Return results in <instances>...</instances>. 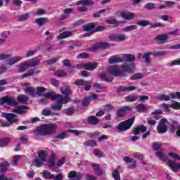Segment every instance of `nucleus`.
Returning a JSON list of instances; mask_svg holds the SVG:
<instances>
[{
	"label": "nucleus",
	"instance_id": "34",
	"mask_svg": "<svg viewBox=\"0 0 180 180\" xmlns=\"http://www.w3.org/2000/svg\"><path fill=\"white\" fill-rule=\"evenodd\" d=\"M11 167V164L8 162H3L0 164L1 172L3 174L8 171V167Z\"/></svg>",
	"mask_w": 180,
	"mask_h": 180
},
{
	"label": "nucleus",
	"instance_id": "4",
	"mask_svg": "<svg viewBox=\"0 0 180 180\" xmlns=\"http://www.w3.org/2000/svg\"><path fill=\"white\" fill-rule=\"evenodd\" d=\"M5 119L7 120L8 122H3L2 125L4 127H8L13 123H18L19 122V119H18V115L12 113H5L4 114Z\"/></svg>",
	"mask_w": 180,
	"mask_h": 180
},
{
	"label": "nucleus",
	"instance_id": "23",
	"mask_svg": "<svg viewBox=\"0 0 180 180\" xmlns=\"http://www.w3.org/2000/svg\"><path fill=\"white\" fill-rule=\"evenodd\" d=\"M49 19L47 18H39L35 19V23L39 27L44 26V25L49 23Z\"/></svg>",
	"mask_w": 180,
	"mask_h": 180
},
{
	"label": "nucleus",
	"instance_id": "43",
	"mask_svg": "<svg viewBox=\"0 0 180 180\" xmlns=\"http://www.w3.org/2000/svg\"><path fill=\"white\" fill-rule=\"evenodd\" d=\"M88 84H91L90 81H84L82 79H77L75 81V85L77 86H84V85H88Z\"/></svg>",
	"mask_w": 180,
	"mask_h": 180
},
{
	"label": "nucleus",
	"instance_id": "36",
	"mask_svg": "<svg viewBox=\"0 0 180 180\" xmlns=\"http://www.w3.org/2000/svg\"><path fill=\"white\" fill-rule=\"evenodd\" d=\"M39 72H36L34 70L32 69L29 70V72L25 74L22 76V79L27 78V77H34V75H38Z\"/></svg>",
	"mask_w": 180,
	"mask_h": 180
},
{
	"label": "nucleus",
	"instance_id": "3",
	"mask_svg": "<svg viewBox=\"0 0 180 180\" xmlns=\"http://www.w3.org/2000/svg\"><path fill=\"white\" fill-rule=\"evenodd\" d=\"M135 119L136 117H133L131 119L120 122L116 127L117 130H119V131H127L133 126Z\"/></svg>",
	"mask_w": 180,
	"mask_h": 180
},
{
	"label": "nucleus",
	"instance_id": "61",
	"mask_svg": "<svg viewBox=\"0 0 180 180\" xmlns=\"http://www.w3.org/2000/svg\"><path fill=\"white\" fill-rule=\"evenodd\" d=\"M126 40V34H120L117 35L116 41H124Z\"/></svg>",
	"mask_w": 180,
	"mask_h": 180
},
{
	"label": "nucleus",
	"instance_id": "45",
	"mask_svg": "<svg viewBox=\"0 0 180 180\" xmlns=\"http://www.w3.org/2000/svg\"><path fill=\"white\" fill-rule=\"evenodd\" d=\"M137 29V25H129L124 27L122 29L123 32H133V30H136Z\"/></svg>",
	"mask_w": 180,
	"mask_h": 180
},
{
	"label": "nucleus",
	"instance_id": "24",
	"mask_svg": "<svg viewBox=\"0 0 180 180\" xmlns=\"http://www.w3.org/2000/svg\"><path fill=\"white\" fill-rule=\"evenodd\" d=\"M17 101L20 103H23L27 105V102H29V97L25 94H20L17 97Z\"/></svg>",
	"mask_w": 180,
	"mask_h": 180
},
{
	"label": "nucleus",
	"instance_id": "18",
	"mask_svg": "<svg viewBox=\"0 0 180 180\" xmlns=\"http://www.w3.org/2000/svg\"><path fill=\"white\" fill-rule=\"evenodd\" d=\"M27 63L30 68H33L34 67H37V65L40 64V60L37 58H32L30 60H27Z\"/></svg>",
	"mask_w": 180,
	"mask_h": 180
},
{
	"label": "nucleus",
	"instance_id": "56",
	"mask_svg": "<svg viewBox=\"0 0 180 180\" xmlns=\"http://www.w3.org/2000/svg\"><path fill=\"white\" fill-rule=\"evenodd\" d=\"M36 53H37V50H30L27 51L25 54V57L26 58H29V57H32V56H34V54H36Z\"/></svg>",
	"mask_w": 180,
	"mask_h": 180
},
{
	"label": "nucleus",
	"instance_id": "13",
	"mask_svg": "<svg viewBox=\"0 0 180 180\" xmlns=\"http://www.w3.org/2000/svg\"><path fill=\"white\" fill-rule=\"evenodd\" d=\"M83 29L85 32H89L87 36H91L95 33V23L90 22L83 25Z\"/></svg>",
	"mask_w": 180,
	"mask_h": 180
},
{
	"label": "nucleus",
	"instance_id": "8",
	"mask_svg": "<svg viewBox=\"0 0 180 180\" xmlns=\"http://www.w3.org/2000/svg\"><path fill=\"white\" fill-rule=\"evenodd\" d=\"M171 98L172 99H180V92L176 91V93H172L170 94V96L162 94L158 96L157 97V99H158V101H171Z\"/></svg>",
	"mask_w": 180,
	"mask_h": 180
},
{
	"label": "nucleus",
	"instance_id": "33",
	"mask_svg": "<svg viewBox=\"0 0 180 180\" xmlns=\"http://www.w3.org/2000/svg\"><path fill=\"white\" fill-rule=\"evenodd\" d=\"M25 94H28V95H30V96H33V98H34V96H36V90L34 88H33L32 86H28V87L25 88Z\"/></svg>",
	"mask_w": 180,
	"mask_h": 180
},
{
	"label": "nucleus",
	"instance_id": "53",
	"mask_svg": "<svg viewBox=\"0 0 180 180\" xmlns=\"http://www.w3.org/2000/svg\"><path fill=\"white\" fill-rule=\"evenodd\" d=\"M83 144H84V146H86V147H95V146H96V143H95L94 141V140L86 141Z\"/></svg>",
	"mask_w": 180,
	"mask_h": 180
},
{
	"label": "nucleus",
	"instance_id": "52",
	"mask_svg": "<svg viewBox=\"0 0 180 180\" xmlns=\"http://www.w3.org/2000/svg\"><path fill=\"white\" fill-rule=\"evenodd\" d=\"M144 8L146 11H153V9H155V4L154 3H148L144 5Z\"/></svg>",
	"mask_w": 180,
	"mask_h": 180
},
{
	"label": "nucleus",
	"instance_id": "38",
	"mask_svg": "<svg viewBox=\"0 0 180 180\" xmlns=\"http://www.w3.org/2000/svg\"><path fill=\"white\" fill-rule=\"evenodd\" d=\"M72 34V32L70 31H65L61 33L59 36H58L57 39L58 40H62V39H67V37H70Z\"/></svg>",
	"mask_w": 180,
	"mask_h": 180
},
{
	"label": "nucleus",
	"instance_id": "30",
	"mask_svg": "<svg viewBox=\"0 0 180 180\" xmlns=\"http://www.w3.org/2000/svg\"><path fill=\"white\" fill-rule=\"evenodd\" d=\"M11 143V138L0 139V147H8Z\"/></svg>",
	"mask_w": 180,
	"mask_h": 180
},
{
	"label": "nucleus",
	"instance_id": "63",
	"mask_svg": "<svg viewBox=\"0 0 180 180\" xmlns=\"http://www.w3.org/2000/svg\"><path fill=\"white\" fill-rule=\"evenodd\" d=\"M56 77H65L67 73L64 70H58L55 72Z\"/></svg>",
	"mask_w": 180,
	"mask_h": 180
},
{
	"label": "nucleus",
	"instance_id": "6",
	"mask_svg": "<svg viewBox=\"0 0 180 180\" xmlns=\"http://www.w3.org/2000/svg\"><path fill=\"white\" fill-rule=\"evenodd\" d=\"M78 70H81L84 68L87 71H94V70H96V67H98V64L95 63H84L82 62L76 65Z\"/></svg>",
	"mask_w": 180,
	"mask_h": 180
},
{
	"label": "nucleus",
	"instance_id": "14",
	"mask_svg": "<svg viewBox=\"0 0 180 180\" xmlns=\"http://www.w3.org/2000/svg\"><path fill=\"white\" fill-rule=\"evenodd\" d=\"M126 112H131V108L128 105H124L117 111V116L118 117H123Z\"/></svg>",
	"mask_w": 180,
	"mask_h": 180
},
{
	"label": "nucleus",
	"instance_id": "59",
	"mask_svg": "<svg viewBox=\"0 0 180 180\" xmlns=\"http://www.w3.org/2000/svg\"><path fill=\"white\" fill-rule=\"evenodd\" d=\"M157 157H159V158H162L163 160L167 161L168 158L165 155V153H162L161 151L156 152Z\"/></svg>",
	"mask_w": 180,
	"mask_h": 180
},
{
	"label": "nucleus",
	"instance_id": "58",
	"mask_svg": "<svg viewBox=\"0 0 180 180\" xmlns=\"http://www.w3.org/2000/svg\"><path fill=\"white\" fill-rule=\"evenodd\" d=\"M172 109H180V103L175 101H172V104L170 105Z\"/></svg>",
	"mask_w": 180,
	"mask_h": 180
},
{
	"label": "nucleus",
	"instance_id": "60",
	"mask_svg": "<svg viewBox=\"0 0 180 180\" xmlns=\"http://www.w3.org/2000/svg\"><path fill=\"white\" fill-rule=\"evenodd\" d=\"M20 158H22L21 155H17L14 156V158L11 162V165H17Z\"/></svg>",
	"mask_w": 180,
	"mask_h": 180
},
{
	"label": "nucleus",
	"instance_id": "16",
	"mask_svg": "<svg viewBox=\"0 0 180 180\" xmlns=\"http://www.w3.org/2000/svg\"><path fill=\"white\" fill-rule=\"evenodd\" d=\"M68 178L70 179H72V178H75L77 180L82 179V176H84V174L80 172H77V171H71L68 175Z\"/></svg>",
	"mask_w": 180,
	"mask_h": 180
},
{
	"label": "nucleus",
	"instance_id": "54",
	"mask_svg": "<svg viewBox=\"0 0 180 180\" xmlns=\"http://www.w3.org/2000/svg\"><path fill=\"white\" fill-rule=\"evenodd\" d=\"M143 79V73H136L131 77V79L132 81H136V79Z\"/></svg>",
	"mask_w": 180,
	"mask_h": 180
},
{
	"label": "nucleus",
	"instance_id": "17",
	"mask_svg": "<svg viewBox=\"0 0 180 180\" xmlns=\"http://www.w3.org/2000/svg\"><path fill=\"white\" fill-rule=\"evenodd\" d=\"M44 97L48 99H51V101H58V99L60 98V94H57L53 91L48 92L44 95Z\"/></svg>",
	"mask_w": 180,
	"mask_h": 180
},
{
	"label": "nucleus",
	"instance_id": "39",
	"mask_svg": "<svg viewBox=\"0 0 180 180\" xmlns=\"http://www.w3.org/2000/svg\"><path fill=\"white\" fill-rule=\"evenodd\" d=\"M68 102H70V97H68V96L63 97V96L59 95V98H58V103L63 105V103H68Z\"/></svg>",
	"mask_w": 180,
	"mask_h": 180
},
{
	"label": "nucleus",
	"instance_id": "42",
	"mask_svg": "<svg viewBox=\"0 0 180 180\" xmlns=\"http://www.w3.org/2000/svg\"><path fill=\"white\" fill-rule=\"evenodd\" d=\"M101 79L105 81V82H112L113 81V77L106 76V74L101 73L99 75Z\"/></svg>",
	"mask_w": 180,
	"mask_h": 180
},
{
	"label": "nucleus",
	"instance_id": "44",
	"mask_svg": "<svg viewBox=\"0 0 180 180\" xmlns=\"http://www.w3.org/2000/svg\"><path fill=\"white\" fill-rule=\"evenodd\" d=\"M136 109L137 110V112H146V110H147V106H146V105L141 103V104H138L136 107Z\"/></svg>",
	"mask_w": 180,
	"mask_h": 180
},
{
	"label": "nucleus",
	"instance_id": "5",
	"mask_svg": "<svg viewBox=\"0 0 180 180\" xmlns=\"http://www.w3.org/2000/svg\"><path fill=\"white\" fill-rule=\"evenodd\" d=\"M38 157L39 158L35 159V162L34 164L36 165V167H37L38 168H40L41 167H43V165L44 164V162H46V161H47V153H46V151L44 150H40L38 153Z\"/></svg>",
	"mask_w": 180,
	"mask_h": 180
},
{
	"label": "nucleus",
	"instance_id": "25",
	"mask_svg": "<svg viewBox=\"0 0 180 180\" xmlns=\"http://www.w3.org/2000/svg\"><path fill=\"white\" fill-rule=\"evenodd\" d=\"M110 64H117V63H123L122 58L117 57V56H112L108 59Z\"/></svg>",
	"mask_w": 180,
	"mask_h": 180
},
{
	"label": "nucleus",
	"instance_id": "48",
	"mask_svg": "<svg viewBox=\"0 0 180 180\" xmlns=\"http://www.w3.org/2000/svg\"><path fill=\"white\" fill-rule=\"evenodd\" d=\"M62 112L64 115H67V116H71V115L74 114V108L69 107L68 109H65Z\"/></svg>",
	"mask_w": 180,
	"mask_h": 180
},
{
	"label": "nucleus",
	"instance_id": "47",
	"mask_svg": "<svg viewBox=\"0 0 180 180\" xmlns=\"http://www.w3.org/2000/svg\"><path fill=\"white\" fill-rule=\"evenodd\" d=\"M136 25L138 26H141L142 27H146V26H148V25H150V22L148 20H142L136 22Z\"/></svg>",
	"mask_w": 180,
	"mask_h": 180
},
{
	"label": "nucleus",
	"instance_id": "21",
	"mask_svg": "<svg viewBox=\"0 0 180 180\" xmlns=\"http://www.w3.org/2000/svg\"><path fill=\"white\" fill-rule=\"evenodd\" d=\"M146 131H147V127L144 125H140L135 128L134 134V136H139L140 133H146Z\"/></svg>",
	"mask_w": 180,
	"mask_h": 180
},
{
	"label": "nucleus",
	"instance_id": "51",
	"mask_svg": "<svg viewBox=\"0 0 180 180\" xmlns=\"http://www.w3.org/2000/svg\"><path fill=\"white\" fill-rule=\"evenodd\" d=\"M57 61H58V58H52L51 59L44 61V63L51 65L52 64H56Z\"/></svg>",
	"mask_w": 180,
	"mask_h": 180
},
{
	"label": "nucleus",
	"instance_id": "2",
	"mask_svg": "<svg viewBox=\"0 0 180 180\" xmlns=\"http://www.w3.org/2000/svg\"><path fill=\"white\" fill-rule=\"evenodd\" d=\"M57 130V125L56 124H46L37 127L34 131L36 136H48L54 134Z\"/></svg>",
	"mask_w": 180,
	"mask_h": 180
},
{
	"label": "nucleus",
	"instance_id": "31",
	"mask_svg": "<svg viewBox=\"0 0 180 180\" xmlns=\"http://www.w3.org/2000/svg\"><path fill=\"white\" fill-rule=\"evenodd\" d=\"M155 40L160 41V43H165L168 40V35L167 34H160L155 37Z\"/></svg>",
	"mask_w": 180,
	"mask_h": 180
},
{
	"label": "nucleus",
	"instance_id": "12",
	"mask_svg": "<svg viewBox=\"0 0 180 180\" xmlns=\"http://www.w3.org/2000/svg\"><path fill=\"white\" fill-rule=\"evenodd\" d=\"M4 103H8V105H11L15 106L18 105V101L16 100L6 96L0 99V105H4Z\"/></svg>",
	"mask_w": 180,
	"mask_h": 180
},
{
	"label": "nucleus",
	"instance_id": "57",
	"mask_svg": "<svg viewBox=\"0 0 180 180\" xmlns=\"http://www.w3.org/2000/svg\"><path fill=\"white\" fill-rule=\"evenodd\" d=\"M137 99H139V97L136 96H128L125 98V100L127 102H136V101H137Z\"/></svg>",
	"mask_w": 180,
	"mask_h": 180
},
{
	"label": "nucleus",
	"instance_id": "11",
	"mask_svg": "<svg viewBox=\"0 0 180 180\" xmlns=\"http://www.w3.org/2000/svg\"><path fill=\"white\" fill-rule=\"evenodd\" d=\"M150 56H155V57H157L158 56H162V52L158 51V52H156V53H154V52L145 53L142 56V58L143 60H145L146 64H150V63H151V59H150Z\"/></svg>",
	"mask_w": 180,
	"mask_h": 180
},
{
	"label": "nucleus",
	"instance_id": "28",
	"mask_svg": "<svg viewBox=\"0 0 180 180\" xmlns=\"http://www.w3.org/2000/svg\"><path fill=\"white\" fill-rule=\"evenodd\" d=\"M87 122L89 123V124L95 126L99 123V120L96 117V116L91 115L88 117Z\"/></svg>",
	"mask_w": 180,
	"mask_h": 180
},
{
	"label": "nucleus",
	"instance_id": "7",
	"mask_svg": "<svg viewBox=\"0 0 180 180\" xmlns=\"http://www.w3.org/2000/svg\"><path fill=\"white\" fill-rule=\"evenodd\" d=\"M68 133H72L75 136H79L80 134H84V133H85V131L70 129L65 132H63L62 134H60L59 135L54 136V139H58L59 140H64V139L68 137Z\"/></svg>",
	"mask_w": 180,
	"mask_h": 180
},
{
	"label": "nucleus",
	"instance_id": "29",
	"mask_svg": "<svg viewBox=\"0 0 180 180\" xmlns=\"http://www.w3.org/2000/svg\"><path fill=\"white\" fill-rule=\"evenodd\" d=\"M77 5H84V6H92L94 5L92 0H80L77 2Z\"/></svg>",
	"mask_w": 180,
	"mask_h": 180
},
{
	"label": "nucleus",
	"instance_id": "26",
	"mask_svg": "<svg viewBox=\"0 0 180 180\" xmlns=\"http://www.w3.org/2000/svg\"><path fill=\"white\" fill-rule=\"evenodd\" d=\"M92 167L94 168L96 175L98 176L103 175V170L101 169V165H99V164H92Z\"/></svg>",
	"mask_w": 180,
	"mask_h": 180
},
{
	"label": "nucleus",
	"instance_id": "20",
	"mask_svg": "<svg viewBox=\"0 0 180 180\" xmlns=\"http://www.w3.org/2000/svg\"><path fill=\"white\" fill-rule=\"evenodd\" d=\"M122 58L125 63H133V61H136V56L132 54H123Z\"/></svg>",
	"mask_w": 180,
	"mask_h": 180
},
{
	"label": "nucleus",
	"instance_id": "37",
	"mask_svg": "<svg viewBox=\"0 0 180 180\" xmlns=\"http://www.w3.org/2000/svg\"><path fill=\"white\" fill-rule=\"evenodd\" d=\"M42 176L44 179H54V174H51L50 172L46 170L42 172Z\"/></svg>",
	"mask_w": 180,
	"mask_h": 180
},
{
	"label": "nucleus",
	"instance_id": "46",
	"mask_svg": "<svg viewBox=\"0 0 180 180\" xmlns=\"http://www.w3.org/2000/svg\"><path fill=\"white\" fill-rule=\"evenodd\" d=\"M62 108L63 105L58 103V100L56 101V103L55 105H51V109H53V110H61Z\"/></svg>",
	"mask_w": 180,
	"mask_h": 180
},
{
	"label": "nucleus",
	"instance_id": "15",
	"mask_svg": "<svg viewBox=\"0 0 180 180\" xmlns=\"http://www.w3.org/2000/svg\"><path fill=\"white\" fill-rule=\"evenodd\" d=\"M27 110V106L18 105L15 108V109H13L12 112H13V113H17V115H25Z\"/></svg>",
	"mask_w": 180,
	"mask_h": 180
},
{
	"label": "nucleus",
	"instance_id": "50",
	"mask_svg": "<svg viewBox=\"0 0 180 180\" xmlns=\"http://www.w3.org/2000/svg\"><path fill=\"white\" fill-rule=\"evenodd\" d=\"M106 23H108V25H114L115 27H117L119 25H120V22L117 21L115 19H111V20H107Z\"/></svg>",
	"mask_w": 180,
	"mask_h": 180
},
{
	"label": "nucleus",
	"instance_id": "10",
	"mask_svg": "<svg viewBox=\"0 0 180 180\" xmlns=\"http://www.w3.org/2000/svg\"><path fill=\"white\" fill-rule=\"evenodd\" d=\"M110 44L108 42H98L92 48V50L93 51H98L99 50H106L108 49H110Z\"/></svg>",
	"mask_w": 180,
	"mask_h": 180
},
{
	"label": "nucleus",
	"instance_id": "19",
	"mask_svg": "<svg viewBox=\"0 0 180 180\" xmlns=\"http://www.w3.org/2000/svg\"><path fill=\"white\" fill-rule=\"evenodd\" d=\"M124 161H125V162H127V164H131V165H129L128 167V168H129V169H134V168H136V167H137L136 161H134L133 159L130 158V157H129V156H125L124 158Z\"/></svg>",
	"mask_w": 180,
	"mask_h": 180
},
{
	"label": "nucleus",
	"instance_id": "22",
	"mask_svg": "<svg viewBox=\"0 0 180 180\" xmlns=\"http://www.w3.org/2000/svg\"><path fill=\"white\" fill-rule=\"evenodd\" d=\"M136 15L134 13H122L121 17L124 20H132V19H134V17Z\"/></svg>",
	"mask_w": 180,
	"mask_h": 180
},
{
	"label": "nucleus",
	"instance_id": "55",
	"mask_svg": "<svg viewBox=\"0 0 180 180\" xmlns=\"http://www.w3.org/2000/svg\"><path fill=\"white\" fill-rule=\"evenodd\" d=\"M12 4L13 6H16L17 8H18V9H20V7L22 6V4H23V2H22L21 0H12Z\"/></svg>",
	"mask_w": 180,
	"mask_h": 180
},
{
	"label": "nucleus",
	"instance_id": "41",
	"mask_svg": "<svg viewBox=\"0 0 180 180\" xmlns=\"http://www.w3.org/2000/svg\"><path fill=\"white\" fill-rule=\"evenodd\" d=\"M60 92H62L63 95L68 96V95H71V88L70 86H63L61 88Z\"/></svg>",
	"mask_w": 180,
	"mask_h": 180
},
{
	"label": "nucleus",
	"instance_id": "1",
	"mask_svg": "<svg viewBox=\"0 0 180 180\" xmlns=\"http://www.w3.org/2000/svg\"><path fill=\"white\" fill-rule=\"evenodd\" d=\"M133 68H134V63H125L121 66V68L119 66H110L108 68V72L115 77H127L126 72L133 73Z\"/></svg>",
	"mask_w": 180,
	"mask_h": 180
},
{
	"label": "nucleus",
	"instance_id": "35",
	"mask_svg": "<svg viewBox=\"0 0 180 180\" xmlns=\"http://www.w3.org/2000/svg\"><path fill=\"white\" fill-rule=\"evenodd\" d=\"M47 91V89L43 86H39L37 88V91H35V94L38 95V96H44V92Z\"/></svg>",
	"mask_w": 180,
	"mask_h": 180
},
{
	"label": "nucleus",
	"instance_id": "64",
	"mask_svg": "<svg viewBox=\"0 0 180 180\" xmlns=\"http://www.w3.org/2000/svg\"><path fill=\"white\" fill-rule=\"evenodd\" d=\"M41 115L42 116H50L51 115V110H50V109H43Z\"/></svg>",
	"mask_w": 180,
	"mask_h": 180
},
{
	"label": "nucleus",
	"instance_id": "9",
	"mask_svg": "<svg viewBox=\"0 0 180 180\" xmlns=\"http://www.w3.org/2000/svg\"><path fill=\"white\" fill-rule=\"evenodd\" d=\"M167 120L165 118H162L160 122L159 125L157 127V130L158 133L160 134H165L166 131H168V127L167 126Z\"/></svg>",
	"mask_w": 180,
	"mask_h": 180
},
{
	"label": "nucleus",
	"instance_id": "32",
	"mask_svg": "<svg viewBox=\"0 0 180 180\" xmlns=\"http://www.w3.org/2000/svg\"><path fill=\"white\" fill-rule=\"evenodd\" d=\"M18 67L20 70L19 72H25V71H26L27 68H30L27 60L21 63Z\"/></svg>",
	"mask_w": 180,
	"mask_h": 180
},
{
	"label": "nucleus",
	"instance_id": "27",
	"mask_svg": "<svg viewBox=\"0 0 180 180\" xmlns=\"http://www.w3.org/2000/svg\"><path fill=\"white\" fill-rule=\"evenodd\" d=\"M22 56H13L9 60H8V65H13V64H16V63H19L20 60H22Z\"/></svg>",
	"mask_w": 180,
	"mask_h": 180
},
{
	"label": "nucleus",
	"instance_id": "49",
	"mask_svg": "<svg viewBox=\"0 0 180 180\" xmlns=\"http://www.w3.org/2000/svg\"><path fill=\"white\" fill-rule=\"evenodd\" d=\"M29 19V14L25 13L21 15H18V22H25Z\"/></svg>",
	"mask_w": 180,
	"mask_h": 180
},
{
	"label": "nucleus",
	"instance_id": "40",
	"mask_svg": "<svg viewBox=\"0 0 180 180\" xmlns=\"http://www.w3.org/2000/svg\"><path fill=\"white\" fill-rule=\"evenodd\" d=\"M120 169V166H118L113 172H112V177L115 180H121L120 179V172H119V169Z\"/></svg>",
	"mask_w": 180,
	"mask_h": 180
},
{
	"label": "nucleus",
	"instance_id": "62",
	"mask_svg": "<svg viewBox=\"0 0 180 180\" xmlns=\"http://www.w3.org/2000/svg\"><path fill=\"white\" fill-rule=\"evenodd\" d=\"M91 103V97H86L84 98L83 102L82 103V106H88Z\"/></svg>",
	"mask_w": 180,
	"mask_h": 180
}]
</instances>
